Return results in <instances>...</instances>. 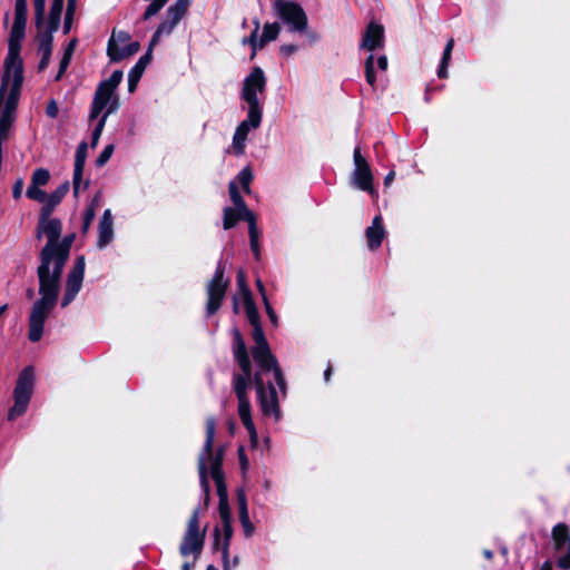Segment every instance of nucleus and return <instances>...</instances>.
<instances>
[{
  "label": "nucleus",
  "instance_id": "f257e3e1",
  "mask_svg": "<svg viewBox=\"0 0 570 570\" xmlns=\"http://www.w3.org/2000/svg\"><path fill=\"white\" fill-rule=\"evenodd\" d=\"M244 308L248 322L253 326L252 355L257 365L253 373L252 362L245 341L237 327H233L232 352L240 372L233 375V389L238 401V415L249 434L252 443L257 442V431L252 419V405L248 399V391L255 385L259 409L263 415L272 417L275 422L282 419L279 407V395L285 397L287 386L285 377L276 357L272 354L265 338L258 311L252 297H245Z\"/></svg>",
  "mask_w": 570,
  "mask_h": 570
},
{
  "label": "nucleus",
  "instance_id": "f03ea898",
  "mask_svg": "<svg viewBox=\"0 0 570 570\" xmlns=\"http://www.w3.org/2000/svg\"><path fill=\"white\" fill-rule=\"evenodd\" d=\"M61 230L62 223L58 218L38 222L36 236L38 239L46 236L47 244L40 252L37 268L40 297L29 315L28 338L33 343L41 340L45 323L58 302L61 275L72 244V237L60 239Z\"/></svg>",
  "mask_w": 570,
  "mask_h": 570
},
{
  "label": "nucleus",
  "instance_id": "7ed1b4c3",
  "mask_svg": "<svg viewBox=\"0 0 570 570\" xmlns=\"http://www.w3.org/2000/svg\"><path fill=\"white\" fill-rule=\"evenodd\" d=\"M4 67L6 70L0 87V147L9 137L23 81L22 61L12 46Z\"/></svg>",
  "mask_w": 570,
  "mask_h": 570
},
{
  "label": "nucleus",
  "instance_id": "20e7f679",
  "mask_svg": "<svg viewBox=\"0 0 570 570\" xmlns=\"http://www.w3.org/2000/svg\"><path fill=\"white\" fill-rule=\"evenodd\" d=\"M206 440L203 450L198 458V473L202 491L204 494L205 502L209 500V481L208 472L216 484L217 495L219 501L227 500V488L224 480V473L222 471L224 450L219 448L214 451V438L216 430V420L213 416L206 420Z\"/></svg>",
  "mask_w": 570,
  "mask_h": 570
},
{
  "label": "nucleus",
  "instance_id": "39448f33",
  "mask_svg": "<svg viewBox=\"0 0 570 570\" xmlns=\"http://www.w3.org/2000/svg\"><path fill=\"white\" fill-rule=\"evenodd\" d=\"M65 0H33L35 20L38 30L39 71L48 66L52 52L53 32L60 27Z\"/></svg>",
  "mask_w": 570,
  "mask_h": 570
},
{
  "label": "nucleus",
  "instance_id": "423d86ee",
  "mask_svg": "<svg viewBox=\"0 0 570 570\" xmlns=\"http://www.w3.org/2000/svg\"><path fill=\"white\" fill-rule=\"evenodd\" d=\"M122 76L121 70H115L108 79L98 85L90 106L89 121L97 119L104 109H107V114H114L119 109L120 102L116 90Z\"/></svg>",
  "mask_w": 570,
  "mask_h": 570
},
{
  "label": "nucleus",
  "instance_id": "0eeeda50",
  "mask_svg": "<svg viewBox=\"0 0 570 570\" xmlns=\"http://www.w3.org/2000/svg\"><path fill=\"white\" fill-rule=\"evenodd\" d=\"M266 77L261 67H254L249 75L243 80L240 99L245 102L246 111L262 112L263 105L259 96L266 90Z\"/></svg>",
  "mask_w": 570,
  "mask_h": 570
},
{
  "label": "nucleus",
  "instance_id": "6e6552de",
  "mask_svg": "<svg viewBox=\"0 0 570 570\" xmlns=\"http://www.w3.org/2000/svg\"><path fill=\"white\" fill-rule=\"evenodd\" d=\"M272 9L274 14L288 28L289 32H306L308 19L304 9L297 2L292 0H274Z\"/></svg>",
  "mask_w": 570,
  "mask_h": 570
},
{
  "label": "nucleus",
  "instance_id": "1a4fd4ad",
  "mask_svg": "<svg viewBox=\"0 0 570 570\" xmlns=\"http://www.w3.org/2000/svg\"><path fill=\"white\" fill-rule=\"evenodd\" d=\"M35 385V372L31 366L24 367L18 377L14 391L13 400L14 404L9 410L8 420L13 421L17 417L23 415L28 409V404L32 396Z\"/></svg>",
  "mask_w": 570,
  "mask_h": 570
},
{
  "label": "nucleus",
  "instance_id": "9d476101",
  "mask_svg": "<svg viewBox=\"0 0 570 570\" xmlns=\"http://www.w3.org/2000/svg\"><path fill=\"white\" fill-rule=\"evenodd\" d=\"M353 165L354 168L350 176L352 187L375 196L377 193L373 186L374 176L367 159L362 155L360 146H356L353 150Z\"/></svg>",
  "mask_w": 570,
  "mask_h": 570
},
{
  "label": "nucleus",
  "instance_id": "9b49d317",
  "mask_svg": "<svg viewBox=\"0 0 570 570\" xmlns=\"http://www.w3.org/2000/svg\"><path fill=\"white\" fill-rule=\"evenodd\" d=\"M262 120V112L247 111V117L235 129L228 151L235 156L245 155L248 135L261 127Z\"/></svg>",
  "mask_w": 570,
  "mask_h": 570
},
{
  "label": "nucleus",
  "instance_id": "f8f14e48",
  "mask_svg": "<svg viewBox=\"0 0 570 570\" xmlns=\"http://www.w3.org/2000/svg\"><path fill=\"white\" fill-rule=\"evenodd\" d=\"M228 287V281L224 278V267L219 262L213 278L207 285V305L206 313L208 316L215 314L225 297Z\"/></svg>",
  "mask_w": 570,
  "mask_h": 570
},
{
  "label": "nucleus",
  "instance_id": "ddd939ff",
  "mask_svg": "<svg viewBox=\"0 0 570 570\" xmlns=\"http://www.w3.org/2000/svg\"><path fill=\"white\" fill-rule=\"evenodd\" d=\"M139 50V43L130 41V35L126 31H112L108 41L107 55L110 61H120L131 57Z\"/></svg>",
  "mask_w": 570,
  "mask_h": 570
},
{
  "label": "nucleus",
  "instance_id": "4468645a",
  "mask_svg": "<svg viewBox=\"0 0 570 570\" xmlns=\"http://www.w3.org/2000/svg\"><path fill=\"white\" fill-rule=\"evenodd\" d=\"M86 261L83 256H79L67 276L66 291L61 299V307H67L76 298L82 287L85 276Z\"/></svg>",
  "mask_w": 570,
  "mask_h": 570
},
{
  "label": "nucleus",
  "instance_id": "2eb2a0df",
  "mask_svg": "<svg viewBox=\"0 0 570 570\" xmlns=\"http://www.w3.org/2000/svg\"><path fill=\"white\" fill-rule=\"evenodd\" d=\"M255 28L249 37L244 38L243 43H248L255 52L257 49H262L266 43L275 40L278 37L281 27L277 22L265 23L263 27L262 36L258 38V30L261 23L258 19L254 21Z\"/></svg>",
  "mask_w": 570,
  "mask_h": 570
},
{
  "label": "nucleus",
  "instance_id": "dca6fc26",
  "mask_svg": "<svg viewBox=\"0 0 570 570\" xmlns=\"http://www.w3.org/2000/svg\"><path fill=\"white\" fill-rule=\"evenodd\" d=\"M183 17L184 14L168 8L166 11L165 20L158 26L157 30L151 37L149 49L153 50V48L160 41L163 37L169 36L183 19Z\"/></svg>",
  "mask_w": 570,
  "mask_h": 570
},
{
  "label": "nucleus",
  "instance_id": "f3484780",
  "mask_svg": "<svg viewBox=\"0 0 570 570\" xmlns=\"http://www.w3.org/2000/svg\"><path fill=\"white\" fill-rule=\"evenodd\" d=\"M384 45V28L375 22H370L363 33L361 49L370 52L382 48Z\"/></svg>",
  "mask_w": 570,
  "mask_h": 570
},
{
  "label": "nucleus",
  "instance_id": "a211bd4d",
  "mask_svg": "<svg viewBox=\"0 0 570 570\" xmlns=\"http://www.w3.org/2000/svg\"><path fill=\"white\" fill-rule=\"evenodd\" d=\"M114 239V217L110 209H105L98 225L97 247L102 249Z\"/></svg>",
  "mask_w": 570,
  "mask_h": 570
},
{
  "label": "nucleus",
  "instance_id": "6ab92c4d",
  "mask_svg": "<svg viewBox=\"0 0 570 570\" xmlns=\"http://www.w3.org/2000/svg\"><path fill=\"white\" fill-rule=\"evenodd\" d=\"M204 539V533L185 532L181 544L179 547L180 554L183 557H188L189 554H193L195 558H198L203 551Z\"/></svg>",
  "mask_w": 570,
  "mask_h": 570
},
{
  "label": "nucleus",
  "instance_id": "aec40b11",
  "mask_svg": "<svg viewBox=\"0 0 570 570\" xmlns=\"http://www.w3.org/2000/svg\"><path fill=\"white\" fill-rule=\"evenodd\" d=\"M367 247L371 250L377 249L385 237V228L381 215L373 218L371 226L365 230Z\"/></svg>",
  "mask_w": 570,
  "mask_h": 570
},
{
  "label": "nucleus",
  "instance_id": "412c9836",
  "mask_svg": "<svg viewBox=\"0 0 570 570\" xmlns=\"http://www.w3.org/2000/svg\"><path fill=\"white\" fill-rule=\"evenodd\" d=\"M253 217L254 213L250 209H246L245 213L240 208L226 206L223 209V228L225 230L232 229L239 220L248 222Z\"/></svg>",
  "mask_w": 570,
  "mask_h": 570
},
{
  "label": "nucleus",
  "instance_id": "4be33fe9",
  "mask_svg": "<svg viewBox=\"0 0 570 570\" xmlns=\"http://www.w3.org/2000/svg\"><path fill=\"white\" fill-rule=\"evenodd\" d=\"M151 60V50L148 48V51L139 58L136 65L131 68L128 73V91L134 92L137 88V85Z\"/></svg>",
  "mask_w": 570,
  "mask_h": 570
},
{
  "label": "nucleus",
  "instance_id": "5701e85b",
  "mask_svg": "<svg viewBox=\"0 0 570 570\" xmlns=\"http://www.w3.org/2000/svg\"><path fill=\"white\" fill-rule=\"evenodd\" d=\"M218 512L222 521L220 538L222 541H230L233 537V527H232V513L228 504V499L224 501H219L218 503Z\"/></svg>",
  "mask_w": 570,
  "mask_h": 570
},
{
  "label": "nucleus",
  "instance_id": "b1692460",
  "mask_svg": "<svg viewBox=\"0 0 570 570\" xmlns=\"http://www.w3.org/2000/svg\"><path fill=\"white\" fill-rule=\"evenodd\" d=\"M27 23V0H16L12 36L21 38Z\"/></svg>",
  "mask_w": 570,
  "mask_h": 570
},
{
  "label": "nucleus",
  "instance_id": "393cba45",
  "mask_svg": "<svg viewBox=\"0 0 570 570\" xmlns=\"http://www.w3.org/2000/svg\"><path fill=\"white\" fill-rule=\"evenodd\" d=\"M552 539L557 551L570 550V530L564 523H558L552 529Z\"/></svg>",
  "mask_w": 570,
  "mask_h": 570
},
{
  "label": "nucleus",
  "instance_id": "a878e982",
  "mask_svg": "<svg viewBox=\"0 0 570 570\" xmlns=\"http://www.w3.org/2000/svg\"><path fill=\"white\" fill-rule=\"evenodd\" d=\"M213 535H214L213 549L222 551L223 570H233V567L230 566V560H229L230 541H222L220 530L218 528L214 529Z\"/></svg>",
  "mask_w": 570,
  "mask_h": 570
},
{
  "label": "nucleus",
  "instance_id": "bb28decb",
  "mask_svg": "<svg viewBox=\"0 0 570 570\" xmlns=\"http://www.w3.org/2000/svg\"><path fill=\"white\" fill-rule=\"evenodd\" d=\"M454 48V40L453 38L449 39L445 48L443 50L442 59L438 69V77L439 78H446L448 77V68L451 61L452 51Z\"/></svg>",
  "mask_w": 570,
  "mask_h": 570
},
{
  "label": "nucleus",
  "instance_id": "cd10ccee",
  "mask_svg": "<svg viewBox=\"0 0 570 570\" xmlns=\"http://www.w3.org/2000/svg\"><path fill=\"white\" fill-rule=\"evenodd\" d=\"M99 196L96 195L90 204L86 207L82 219V233H87L90 228V225L96 216V208L98 206Z\"/></svg>",
  "mask_w": 570,
  "mask_h": 570
},
{
  "label": "nucleus",
  "instance_id": "c85d7f7f",
  "mask_svg": "<svg viewBox=\"0 0 570 570\" xmlns=\"http://www.w3.org/2000/svg\"><path fill=\"white\" fill-rule=\"evenodd\" d=\"M228 193H229L230 200L233 203L232 207L240 208L245 213H246V209H249L247 207L244 198L242 197V195L239 193V189H238V186H237L235 180L229 181V184H228Z\"/></svg>",
  "mask_w": 570,
  "mask_h": 570
},
{
  "label": "nucleus",
  "instance_id": "c756f323",
  "mask_svg": "<svg viewBox=\"0 0 570 570\" xmlns=\"http://www.w3.org/2000/svg\"><path fill=\"white\" fill-rule=\"evenodd\" d=\"M83 169L85 167H77L73 166V176H72V188H73V196L78 197L79 193L82 189H86L89 185V181H83Z\"/></svg>",
  "mask_w": 570,
  "mask_h": 570
},
{
  "label": "nucleus",
  "instance_id": "7c9ffc66",
  "mask_svg": "<svg viewBox=\"0 0 570 570\" xmlns=\"http://www.w3.org/2000/svg\"><path fill=\"white\" fill-rule=\"evenodd\" d=\"M111 114H107V109H104V114L101 115V117L98 119L94 130H92V134H91V147L95 148L98 142H99V139L101 137V134L104 131V128L106 126V122H107V119L108 117L110 116Z\"/></svg>",
  "mask_w": 570,
  "mask_h": 570
},
{
  "label": "nucleus",
  "instance_id": "2f4dec72",
  "mask_svg": "<svg viewBox=\"0 0 570 570\" xmlns=\"http://www.w3.org/2000/svg\"><path fill=\"white\" fill-rule=\"evenodd\" d=\"M253 180V173L249 167L243 168L236 176L237 186L240 185L243 190L247 194L250 193V183Z\"/></svg>",
  "mask_w": 570,
  "mask_h": 570
},
{
  "label": "nucleus",
  "instance_id": "473e14b6",
  "mask_svg": "<svg viewBox=\"0 0 570 570\" xmlns=\"http://www.w3.org/2000/svg\"><path fill=\"white\" fill-rule=\"evenodd\" d=\"M69 189H70L69 181H65L56 190H53L50 195H47V199L57 207L61 203L63 197L67 195Z\"/></svg>",
  "mask_w": 570,
  "mask_h": 570
},
{
  "label": "nucleus",
  "instance_id": "72a5a7b5",
  "mask_svg": "<svg viewBox=\"0 0 570 570\" xmlns=\"http://www.w3.org/2000/svg\"><path fill=\"white\" fill-rule=\"evenodd\" d=\"M50 180V173L46 168H37L31 176V186H46Z\"/></svg>",
  "mask_w": 570,
  "mask_h": 570
},
{
  "label": "nucleus",
  "instance_id": "f704fd0d",
  "mask_svg": "<svg viewBox=\"0 0 570 570\" xmlns=\"http://www.w3.org/2000/svg\"><path fill=\"white\" fill-rule=\"evenodd\" d=\"M238 514H239V522H240L245 538L253 537L255 533V527L249 519L248 510L238 511Z\"/></svg>",
  "mask_w": 570,
  "mask_h": 570
},
{
  "label": "nucleus",
  "instance_id": "c9c22d12",
  "mask_svg": "<svg viewBox=\"0 0 570 570\" xmlns=\"http://www.w3.org/2000/svg\"><path fill=\"white\" fill-rule=\"evenodd\" d=\"M364 67H365L366 82L370 86L374 87V85L376 82V76H375V71H374V55L373 53H370L368 57L365 59Z\"/></svg>",
  "mask_w": 570,
  "mask_h": 570
},
{
  "label": "nucleus",
  "instance_id": "e433bc0d",
  "mask_svg": "<svg viewBox=\"0 0 570 570\" xmlns=\"http://www.w3.org/2000/svg\"><path fill=\"white\" fill-rule=\"evenodd\" d=\"M87 149L88 145L86 141H82L78 145L75 154V166L85 167L86 158H87Z\"/></svg>",
  "mask_w": 570,
  "mask_h": 570
},
{
  "label": "nucleus",
  "instance_id": "4c0bfd02",
  "mask_svg": "<svg viewBox=\"0 0 570 570\" xmlns=\"http://www.w3.org/2000/svg\"><path fill=\"white\" fill-rule=\"evenodd\" d=\"M186 532L202 533V531L199 530V509L198 508H196L194 510L191 517L189 518ZM203 533L205 534V530L203 531Z\"/></svg>",
  "mask_w": 570,
  "mask_h": 570
},
{
  "label": "nucleus",
  "instance_id": "58836bf2",
  "mask_svg": "<svg viewBox=\"0 0 570 570\" xmlns=\"http://www.w3.org/2000/svg\"><path fill=\"white\" fill-rule=\"evenodd\" d=\"M26 195L28 198L36 200V202H45L47 199V194L40 187L38 186H31L27 188Z\"/></svg>",
  "mask_w": 570,
  "mask_h": 570
},
{
  "label": "nucleus",
  "instance_id": "ea45409f",
  "mask_svg": "<svg viewBox=\"0 0 570 570\" xmlns=\"http://www.w3.org/2000/svg\"><path fill=\"white\" fill-rule=\"evenodd\" d=\"M115 150V146L112 144L107 145L104 150L100 153V155L96 159V166L102 167L105 166L108 160L111 158Z\"/></svg>",
  "mask_w": 570,
  "mask_h": 570
},
{
  "label": "nucleus",
  "instance_id": "a19ab883",
  "mask_svg": "<svg viewBox=\"0 0 570 570\" xmlns=\"http://www.w3.org/2000/svg\"><path fill=\"white\" fill-rule=\"evenodd\" d=\"M42 203H43V205L40 209L39 220L52 219L50 216H51L52 212L55 210L56 206L53 204H51L48 199H46Z\"/></svg>",
  "mask_w": 570,
  "mask_h": 570
},
{
  "label": "nucleus",
  "instance_id": "79ce46f5",
  "mask_svg": "<svg viewBox=\"0 0 570 570\" xmlns=\"http://www.w3.org/2000/svg\"><path fill=\"white\" fill-rule=\"evenodd\" d=\"M247 224H248L249 242L259 240L261 232L256 224V217L254 216L253 218H250L247 222Z\"/></svg>",
  "mask_w": 570,
  "mask_h": 570
},
{
  "label": "nucleus",
  "instance_id": "37998d69",
  "mask_svg": "<svg viewBox=\"0 0 570 570\" xmlns=\"http://www.w3.org/2000/svg\"><path fill=\"white\" fill-rule=\"evenodd\" d=\"M237 285H238L239 291L243 294L244 299H245V297H247V295H248V297H252V293L246 284L245 275H244L243 271H239L237 273Z\"/></svg>",
  "mask_w": 570,
  "mask_h": 570
},
{
  "label": "nucleus",
  "instance_id": "c03bdc74",
  "mask_svg": "<svg viewBox=\"0 0 570 570\" xmlns=\"http://www.w3.org/2000/svg\"><path fill=\"white\" fill-rule=\"evenodd\" d=\"M189 4L190 0H176L169 8L185 16Z\"/></svg>",
  "mask_w": 570,
  "mask_h": 570
},
{
  "label": "nucleus",
  "instance_id": "a18cd8bd",
  "mask_svg": "<svg viewBox=\"0 0 570 570\" xmlns=\"http://www.w3.org/2000/svg\"><path fill=\"white\" fill-rule=\"evenodd\" d=\"M58 112H59V107H58V104L56 100L51 99L48 105H47V108H46V114L48 117L50 118H56L58 116Z\"/></svg>",
  "mask_w": 570,
  "mask_h": 570
},
{
  "label": "nucleus",
  "instance_id": "49530a36",
  "mask_svg": "<svg viewBox=\"0 0 570 570\" xmlns=\"http://www.w3.org/2000/svg\"><path fill=\"white\" fill-rule=\"evenodd\" d=\"M263 302H264L265 309H266L269 321L273 323V325L276 326L277 322H278L277 315H276L275 311L273 309L272 305L269 304L268 298H265Z\"/></svg>",
  "mask_w": 570,
  "mask_h": 570
},
{
  "label": "nucleus",
  "instance_id": "de8ad7c7",
  "mask_svg": "<svg viewBox=\"0 0 570 570\" xmlns=\"http://www.w3.org/2000/svg\"><path fill=\"white\" fill-rule=\"evenodd\" d=\"M566 553L558 559V567L564 570L570 569V550H564Z\"/></svg>",
  "mask_w": 570,
  "mask_h": 570
},
{
  "label": "nucleus",
  "instance_id": "09e8293b",
  "mask_svg": "<svg viewBox=\"0 0 570 570\" xmlns=\"http://www.w3.org/2000/svg\"><path fill=\"white\" fill-rule=\"evenodd\" d=\"M297 50H298V46L293 45V43L283 45V46H281V48H279L281 53H282L283 56H286V57L292 56V55H293V53H295Z\"/></svg>",
  "mask_w": 570,
  "mask_h": 570
},
{
  "label": "nucleus",
  "instance_id": "8fccbe9b",
  "mask_svg": "<svg viewBox=\"0 0 570 570\" xmlns=\"http://www.w3.org/2000/svg\"><path fill=\"white\" fill-rule=\"evenodd\" d=\"M70 60L71 58L68 57V56H62L61 60H60V65H59V71H58V75L56 77V79H60L61 76L65 73L66 69L68 68L69 63H70Z\"/></svg>",
  "mask_w": 570,
  "mask_h": 570
},
{
  "label": "nucleus",
  "instance_id": "3c124183",
  "mask_svg": "<svg viewBox=\"0 0 570 570\" xmlns=\"http://www.w3.org/2000/svg\"><path fill=\"white\" fill-rule=\"evenodd\" d=\"M22 189H23V180L21 178H19L13 187H12V196L14 199H18L21 197L22 195Z\"/></svg>",
  "mask_w": 570,
  "mask_h": 570
},
{
  "label": "nucleus",
  "instance_id": "603ef678",
  "mask_svg": "<svg viewBox=\"0 0 570 570\" xmlns=\"http://www.w3.org/2000/svg\"><path fill=\"white\" fill-rule=\"evenodd\" d=\"M237 501H238V510L239 511H246L248 510L247 508V500H246V495L243 491H239L238 494H237Z\"/></svg>",
  "mask_w": 570,
  "mask_h": 570
},
{
  "label": "nucleus",
  "instance_id": "864d4df0",
  "mask_svg": "<svg viewBox=\"0 0 570 570\" xmlns=\"http://www.w3.org/2000/svg\"><path fill=\"white\" fill-rule=\"evenodd\" d=\"M249 245H250V250L255 257L256 261H259L261 259V246H259V240H253V242H249Z\"/></svg>",
  "mask_w": 570,
  "mask_h": 570
},
{
  "label": "nucleus",
  "instance_id": "5fc2aeb1",
  "mask_svg": "<svg viewBox=\"0 0 570 570\" xmlns=\"http://www.w3.org/2000/svg\"><path fill=\"white\" fill-rule=\"evenodd\" d=\"M377 68L382 71H385L387 69V58L386 56H380L377 58Z\"/></svg>",
  "mask_w": 570,
  "mask_h": 570
},
{
  "label": "nucleus",
  "instance_id": "6e6d98bb",
  "mask_svg": "<svg viewBox=\"0 0 570 570\" xmlns=\"http://www.w3.org/2000/svg\"><path fill=\"white\" fill-rule=\"evenodd\" d=\"M75 8H76V0H68L65 16L73 17Z\"/></svg>",
  "mask_w": 570,
  "mask_h": 570
},
{
  "label": "nucleus",
  "instance_id": "4d7b16f0",
  "mask_svg": "<svg viewBox=\"0 0 570 570\" xmlns=\"http://www.w3.org/2000/svg\"><path fill=\"white\" fill-rule=\"evenodd\" d=\"M75 48H76V40L73 39V40H71V41L68 43L67 48L65 49L63 55H65V56H68V57H70V58H71V57H72V53H73V51H75Z\"/></svg>",
  "mask_w": 570,
  "mask_h": 570
},
{
  "label": "nucleus",
  "instance_id": "13d9d810",
  "mask_svg": "<svg viewBox=\"0 0 570 570\" xmlns=\"http://www.w3.org/2000/svg\"><path fill=\"white\" fill-rule=\"evenodd\" d=\"M73 17L65 16L63 33H68L71 29Z\"/></svg>",
  "mask_w": 570,
  "mask_h": 570
},
{
  "label": "nucleus",
  "instance_id": "bf43d9fd",
  "mask_svg": "<svg viewBox=\"0 0 570 570\" xmlns=\"http://www.w3.org/2000/svg\"><path fill=\"white\" fill-rule=\"evenodd\" d=\"M395 178V171L394 170H391L386 174V176L384 177V186L385 187H389L392 181L394 180Z\"/></svg>",
  "mask_w": 570,
  "mask_h": 570
},
{
  "label": "nucleus",
  "instance_id": "052dcab7",
  "mask_svg": "<svg viewBox=\"0 0 570 570\" xmlns=\"http://www.w3.org/2000/svg\"><path fill=\"white\" fill-rule=\"evenodd\" d=\"M256 286H257V289H258V292L261 293V295L263 297V301L265 298H267L266 292H265V286H264L263 282L259 278L256 279Z\"/></svg>",
  "mask_w": 570,
  "mask_h": 570
},
{
  "label": "nucleus",
  "instance_id": "680f3d73",
  "mask_svg": "<svg viewBox=\"0 0 570 570\" xmlns=\"http://www.w3.org/2000/svg\"><path fill=\"white\" fill-rule=\"evenodd\" d=\"M332 375V367L331 365L327 366V368L324 371V380L325 382H328Z\"/></svg>",
  "mask_w": 570,
  "mask_h": 570
},
{
  "label": "nucleus",
  "instance_id": "e2e57ef3",
  "mask_svg": "<svg viewBox=\"0 0 570 570\" xmlns=\"http://www.w3.org/2000/svg\"><path fill=\"white\" fill-rule=\"evenodd\" d=\"M483 556L485 559L491 560L493 558V552L491 550H484Z\"/></svg>",
  "mask_w": 570,
  "mask_h": 570
},
{
  "label": "nucleus",
  "instance_id": "0e129e2a",
  "mask_svg": "<svg viewBox=\"0 0 570 570\" xmlns=\"http://www.w3.org/2000/svg\"><path fill=\"white\" fill-rule=\"evenodd\" d=\"M540 570H552L551 563H550L549 561H546V562L541 566Z\"/></svg>",
  "mask_w": 570,
  "mask_h": 570
},
{
  "label": "nucleus",
  "instance_id": "69168bd1",
  "mask_svg": "<svg viewBox=\"0 0 570 570\" xmlns=\"http://www.w3.org/2000/svg\"><path fill=\"white\" fill-rule=\"evenodd\" d=\"M238 562H239L238 557H234L233 561H230V566H232L233 568H235V567H237V566H238Z\"/></svg>",
  "mask_w": 570,
  "mask_h": 570
},
{
  "label": "nucleus",
  "instance_id": "338daca9",
  "mask_svg": "<svg viewBox=\"0 0 570 570\" xmlns=\"http://www.w3.org/2000/svg\"><path fill=\"white\" fill-rule=\"evenodd\" d=\"M191 567H193V566H191V563H189V562H185V563L183 564V567H181V570H191Z\"/></svg>",
  "mask_w": 570,
  "mask_h": 570
},
{
  "label": "nucleus",
  "instance_id": "774afa93",
  "mask_svg": "<svg viewBox=\"0 0 570 570\" xmlns=\"http://www.w3.org/2000/svg\"><path fill=\"white\" fill-rule=\"evenodd\" d=\"M308 36H309V39L313 41H316L318 39V36L314 32H311Z\"/></svg>",
  "mask_w": 570,
  "mask_h": 570
}]
</instances>
